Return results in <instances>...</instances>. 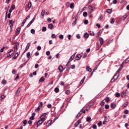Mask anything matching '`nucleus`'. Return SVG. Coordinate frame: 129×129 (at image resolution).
Here are the masks:
<instances>
[{
    "mask_svg": "<svg viewBox=\"0 0 129 129\" xmlns=\"http://www.w3.org/2000/svg\"><path fill=\"white\" fill-rule=\"evenodd\" d=\"M122 69L121 67H120L118 70L116 71V74L114 75L113 78L111 79V82H114L115 80H116L119 76V72H120V70Z\"/></svg>",
    "mask_w": 129,
    "mask_h": 129,
    "instance_id": "f257e3e1",
    "label": "nucleus"
},
{
    "mask_svg": "<svg viewBox=\"0 0 129 129\" xmlns=\"http://www.w3.org/2000/svg\"><path fill=\"white\" fill-rule=\"evenodd\" d=\"M40 119L39 120L36 124H37V127H38L39 125H41V124H42V123H43V122L44 121V120H46V119L45 118H42V117H40Z\"/></svg>",
    "mask_w": 129,
    "mask_h": 129,
    "instance_id": "f03ea898",
    "label": "nucleus"
},
{
    "mask_svg": "<svg viewBox=\"0 0 129 129\" xmlns=\"http://www.w3.org/2000/svg\"><path fill=\"white\" fill-rule=\"evenodd\" d=\"M20 45V43L19 42H16L15 43V45L14 47V52L17 53L18 52V50H19V46Z\"/></svg>",
    "mask_w": 129,
    "mask_h": 129,
    "instance_id": "7ed1b4c3",
    "label": "nucleus"
},
{
    "mask_svg": "<svg viewBox=\"0 0 129 129\" xmlns=\"http://www.w3.org/2000/svg\"><path fill=\"white\" fill-rule=\"evenodd\" d=\"M28 19H30V15L26 17V18L23 20L21 24L22 27H24V26H25V24L26 23V22H27V20H28Z\"/></svg>",
    "mask_w": 129,
    "mask_h": 129,
    "instance_id": "20e7f679",
    "label": "nucleus"
},
{
    "mask_svg": "<svg viewBox=\"0 0 129 129\" xmlns=\"http://www.w3.org/2000/svg\"><path fill=\"white\" fill-rule=\"evenodd\" d=\"M14 24H15V22L13 21V20L9 21V25H10L11 30H13V27H14Z\"/></svg>",
    "mask_w": 129,
    "mask_h": 129,
    "instance_id": "39448f33",
    "label": "nucleus"
},
{
    "mask_svg": "<svg viewBox=\"0 0 129 129\" xmlns=\"http://www.w3.org/2000/svg\"><path fill=\"white\" fill-rule=\"evenodd\" d=\"M93 12V7L91 6H89L88 13H89V14H92Z\"/></svg>",
    "mask_w": 129,
    "mask_h": 129,
    "instance_id": "423d86ee",
    "label": "nucleus"
},
{
    "mask_svg": "<svg viewBox=\"0 0 129 129\" xmlns=\"http://www.w3.org/2000/svg\"><path fill=\"white\" fill-rule=\"evenodd\" d=\"M14 54V50H10L9 52L7 54V57L9 58L12 56Z\"/></svg>",
    "mask_w": 129,
    "mask_h": 129,
    "instance_id": "0eeeda50",
    "label": "nucleus"
},
{
    "mask_svg": "<svg viewBox=\"0 0 129 129\" xmlns=\"http://www.w3.org/2000/svg\"><path fill=\"white\" fill-rule=\"evenodd\" d=\"M19 55H20V53L19 52H16L14 57L12 58V60H16V59H17V58H18V57H19Z\"/></svg>",
    "mask_w": 129,
    "mask_h": 129,
    "instance_id": "6e6552de",
    "label": "nucleus"
},
{
    "mask_svg": "<svg viewBox=\"0 0 129 129\" xmlns=\"http://www.w3.org/2000/svg\"><path fill=\"white\" fill-rule=\"evenodd\" d=\"M31 115L32 116L30 117V119L31 120H34L35 119V116L36 115V113L35 112L32 113Z\"/></svg>",
    "mask_w": 129,
    "mask_h": 129,
    "instance_id": "1a4fd4ad",
    "label": "nucleus"
},
{
    "mask_svg": "<svg viewBox=\"0 0 129 129\" xmlns=\"http://www.w3.org/2000/svg\"><path fill=\"white\" fill-rule=\"evenodd\" d=\"M82 57V55L81 54H78L76 56V60H77V61H78V60H80V59H81V57Z\"/></svg>",
    "mask_w": 129,
    "mask_h": 129,
    "instance_id": "9d476101",
    "label": "nucleus"
},
{
    "mask_svg": "<svg viewBox=\"0 0 129 129\" xmlns=\"http://www.w3.org/2000/svg\"><path fill=\"white\" fill-rule=\"evenodd\" d=\"M21 32V28L20 27H18L16 29V34L17 35H19L20 34V32Z\"/></svg>",
    "mask_w": 129,
    "mask_h": 129,
    "instance_id": "9b49d317",
    "label": "nucleus"
},
{
    "mask_svg": "<svg viewBox=\"0 0 129 129\" xmlns=\"http://www.w3.org/2000/svg\"><path fill=\"white\" fill-rule=\"evenodd\" d=\"M48 28L50 30H53V29L54 28V25H53V24H50L48 25Z\"/></svg>",
    "mask_w": 129,
    "mask_h": 129,
    "instance_id": "f8f14e48",
    "label": "nucleus"
},
{
    "mask_svg": "<svg viewBox=\"0 0 129 129\" xmlns=\"http://www.w3.org/2000/svg\"><path fill=\"white\" fill-rule=\"evenodd\" d=\"M51 124H52V120H49L47 122L46 124V126H50V125H51Z\"/></svg>",
    "mask_w": 129,
    "mask_h": 129,
    "instance_id": "ddd939ff",
    "label": "nucleus"
},
{
    "mask_svg": "<svg viewBox=\"0 0 129 129\" xmlns=\"http://www.w3.org/2000/svg\"><path fill=\"white\" fill-rule=\"evenodd\" d=\"M58 70H59V72H60V73L63 72V67L62 66H59L58 67Z\"/></svg>",
    "mask_w": 129,
    "mask_h": 129,
    "instance_id": "4468645a",
    "label": "nucleus"
},
{
    "mask_svg": "<svg viewBox=\"0 0 129 129\" xmlns=\"http://www.w3.org/2000/svg\"><path fill=\"white\" fill-rule=\"evenodd\" d=\"M22 90V88H19L16 91V95H18V94H19V93L20 92H21V91Z\"/></svg>",
    "mask_w": 129,
    "mask_h": 129,
    "instance_id": "2eb2a0df",
    "label": "nucleus"
},
{
    "mask_svg": "<svg viewBox=\"0 0 129 129\" xmlns=\"http://www.w3.org/2000/svg\"><path fill=\"white\" fill-rule=\"evenodd\" d=\"M99 41L100 43V45H102L103 44V42H104V40H103V38H102V37H100Z\"/></svg>",
    "mask_w": 129,
    "mask_h": 129,
    "instance_id": "dca6fc26",
    "label": "nucleus"
},
{
    "mask_svg": "<svg viewBox=\"0 0 129 129\" xmlns=\"http://www.w3.org/2000/svg\"><path fill=\"white\" fill-rule=\"evenodd\" d=\"M111 108H115V107H116V104L115 103H111Z\"/></svg>",
    "mask_w": 129,
    "mask_h": 129,
    "instance_id": "f3484780",
    "label": "nucleus"
},
{
    "mask_svg": "<svg viewBox=\"0 0 129 129\" xmlns=\"http://www.w3.org/2000/svg\"><path fill=\"white\" fill-rule=\"evenodd\" d=\"M128 104V102H125L123 104L122 106H123V107H126L127 106Z\"/></svg>",
    "mask_w": 129,
    "mask_h": 129,
    "instance_id": "a211bd4d",
    "label": "nucleus"
},
{
    "mask_svg": "<svg viewBox=\"0 0 129 129\" xmlns=\"http://www.w3.org/2000/svg\"><path fill=\"white\" fill-rule=\"evenodd\" d=\"M89 34L87 33H86L84 34V38H86L87 39V38H89Z\"/></svg>",
    "mask_w": 129,
    "mask_h": 129,
    "instance_id": "6ab92c4d",
    "label": "nucleus"
},
{
    "mask_svg": "<svg viewBox=\"0 0 129 129\" xmlns=\"http://www.w3.org/2000/svg\"><path fill=\"white\" fill-rule=\"evenodd\" d=\"M86 69L87 71H88V72H91L92 71V69H91L89 67H87Z\"/></svg>",
    "mask_w": 129,
    "mask_h": 129,
    "instance_id": "aec40b11",
    "label": "nucleus"
},
{
    "mask_svg": "<svg viewBox=\"0 0 129 129\" xmlns=\"http://www.w3.org/2000/svg\"><path fill=\"white\" fill-rule=\"evenodd\" d=\"M46 115H47V113H44L42 115H41L40 117H41V118H45Z\"/></svg>",
    "mask_w": 129,
    "mask_h": 129,
    "instance_id": "412c9836",
    "label": "nucleus"
},
{
    "mask_svg": "<svg viewBox=\"0 0 129 129\" xmlns=\"http://www.w3.org/2000/svg\"><path fill=\"white\" fill-rule=\"evenodd\" d=\"M31 46V43H29L26 47V48H25V50H28L29 49V48H30V46Z\"/></svg>",
    "mask_w": 129,
    "mask_h": 129,
    "instance_id": "4be33fe9",
    "label": "nucleus"
},
{
    "mask_svg": "<svg viewBox=\"0 0 129 129\" xmlns=\"http://www.w3.org/2000/svg\"><path fill=\"white\" fill-rule=\"evenodd\" d=\"M44 81H45V78H44V77H41L39 79V82H44Z\"/></svg>",
    "mask_w": 129,
    "mask_h": 129,
    "instance_id": "5701e85b",
    "label": "nucleus"
},
{
    "mask_svg": "<svg viewBox=\"0 0 129 129\" xmlns=\"http://www.w3.org/2000/svg\"><path fill=\"white\" fill-rule=\"evenodd\" d=\"M40 109H41V107H40L38 106V107L35 109V112H39Z\"/></svg>",
    "mask_w": 129,
    "mask_h": 129,
    "instance_id": "b1692460",
    "label": "nucleus"
},
{
    "mask_svg": "<svg viewBox=\"0 0 129 129\" xmlns=\"http://www.w3.org/2000/svg\"><path fill=\"white\" fill-rule=\"evenodd\" d=\"M54 92H55L56 93H58V92H59V88L56 87L54 89Z\"/></svg>",
    "mask_w": 129,
    "mask_h": 129,
    "instance_id": "393cba45",
    "label": "nucleus"
},
{
    "mask_svg": "<svg viewBox=\"0 0 129 129\" xmlns=\"http://www.w3.org/2000/svg\"><path fill=\"white\" fill-rule=\"evenodd\" d=\"M28 8L31 9L32 8V2H29L28 4Z\"/></svg>",
    "mask_w": 129,
    "mask_h": 129,
    "instance_id": "a878e982",
    "label": "nucleus"
},
{
    "mask_svg": "<svg viewBox=\"0 0 129 129\" xmlns=\"http://www.w3.org/2000/svg\"><path fill=\"white\" fill-rule=\"evenodd\" d=\"M81 114H82V112L80 111L76 116L77 118H78V117H79L80 115H81Z\"/></svg>",
    "mask_w": 129,
    "mask_h": 129,
    "instance_id": "bb28decb",
    "label": "nucleus"
},
{
    "mask_svg": "<svg viewBox=\"0 0 129 129\" xmlns=\"http://www.w3.org/2000/svg\"><path fill=\"white\" fill-rule=\"evenodd\" d=\"M26 56L27 58H28V59H29V58H30V56H31V53L30 52H27Z\"/></svg>",
    "mask_w": 129,
    "mask_h": 129,
    "instance_id": "cd10ccee",
    "label": "nucleus"
},
{
    "mask_svg": "<svg viewBox=\"0 0 129 129\" xmlns=\"http://www.w3.org/2000/svg\"><path fill=\"white\" fill-rule=\"evenodd\" d=\"M41 16H42V17H44V16H45V10H43L42 11Z\"/></svg>",
    "mask_w": 129,
    "mask_h": 129,
    "instance_id": "c85d7f7f",
    "label": "nucleus"
},
{
    "mask_svg": "<svg viewBox=\"0 0 129 129\" xmlns=\"http://www.w3.org/2000/svg\"><path fill=\"white\" fill-rule=\"evenodd\" d=\"M84 80H85V77H84V78L81 80L80 81V84H83V83L84 82Z\"/></svg>",
    "mask_w": 129,
    "mask_h": 129,
    "instance_id": "c756f323",
    "label": "nucleus"
},
{
    "mask_svg": "<svg viewBox=\"0 0 129 129\" xmlns=\"http://www.w3.org/2000/svg\"><path fill=\"white\" fill-rule=\"evenodd\" d=\"M70 8V9H74V3H71Z\"/></svg>",
    "mask_w": 129,
    "mask_h": 129,
    "instance_id": "7c9ffc66",
    "label": "nucleus"
},
{
    "mask_svg": "<svg viewBox=\"0 0 129 129\" xmlns=\"http://www.w3.org/2000/svg\"><path fill=\"white\" fill-rule=\"evenodd\" d=\"M86 120L88 122H89L91 120V117H87L86 118Z\"/></svg>",
    "mask_w": 129,
    "mask_h": 129,
    "instance_id": "2f4dec72",
    "label": "nucleus"
},
{
    "mask_svg": "<svg viewBox=\"0 0 129 129\" xmlns=\"http://www.w3.org/2000/svg\"><path fill=\"white\" fill-rule=\"evenodd\" d=\"M2 84H4V85L7 84V81H6V80H5V79L2 80Z\"/></svg>",
    "mask_w": 129,
    "mask_h": 129,
    "instance_id": "473e14b6",
    "label": "nucleus"
},
{
    "mask_svg": "<svg viewBox=\"0 0 129 129\" xmlns=\"http://www.w3.org/2000/svg\"><path fill=\"white\" fill-rule=\"evenodd\" d=\"M59 38L63 40L64 39V36L62 34L59 35Z\"/></svg>",
    "mask_w": 129,
    "mask_h": 129,
    "instance_id": "72a5a7b5",
    "label": "nucleus"
},
{
    "mask_svg": "<svg viewBox=\"0 0 129 129\" xmlns=\"http://www.w3.org/2000/svg\"><path fill=\"white\" fill-rule=\"evenodd\" d=\"M42 31V32H46V31H47V28H46V27H43Z\"/></svg>",
    "mask_w": 129,
    "mask_h": 129,
    "instance_id": "f704fd0d",
    "label": "nucleus"
},
{
    "mask_svg": "<svg viewBox=\"0 0 129 129\" xmlns=\"http://www.w3.org/2000/svg\"><path fill=\"white\" fill-rule=\"evenodd\" d=\"M6 98V96L5 95H3L0 97V99L2 100V99H5Z\"/></svg>",
    "mask_w": 129,
    "mask_h": 129,
    "instance_id": "c9c22d12",
    "label": "nucleus"
},
{
    "mask_svg": "<svg viewBox=\"0 0 129 129\" xmlns=\"http://www.w3.org/2000/svg\"><path fill=\"white\" fill-rule=\"evenodd\" d=\"M15 9H16V5L13 4L11 6V10H15Z\"/></svg>",
    "mask_w": 129,
    "mask_h": 129,
    "instance_id": "e433bc0d",
    "label": "nucleus"
},
{
    "mask_svg": "<svg viewBox=\"0 0 129 129\" xmlns=\"http://www.w3.org/2000/svg\"><path fill=\"white\" fill-rule=\"evenodd\" d=\"M32 24H33V22H32L31 21H30L28 25H27V28H29L30 27V26H31V25H32Z\"/></svg>",
    "mask_w": 129,
    "mask_h": 129,
    "instance_id": "4c0bfd02",
    "label": "nucleus"
},
{
    "mask_svg": "<svg viewBox=\"0 0 129 129\" xmlns=\"http://www.w3.org/2000/svg\"><path fill=\"white\" fill-rule=\"evenodd\" d=\"M110 24H114V19L111 18V21L110 22Z\"/></svg>",
    "mask_w": 129,
    "mask_h": 129,
    "instance_id": "58836bf2",
    "label": "nucleus"
},
{
    "mask_svg": "<svg viewBox=\"0 0 129 129\" xmlns=\"http://www.w3.org/2000/svg\"><path fill=\"white\" fill-rule=\"evenodd\" d=\"M102 124V122L101 121H100L99 123H98V126L99 127L101 126V125Z\"/></svg>",
    "mask_w": 129,
    "mask_h": 129,
    "instance_id": "ea45409f",
    "label": "nucleus"
},
{
    "mask_svg": "<svg viewBox=\"0 0 129 129\" xmlns=\"http://www.w3.org/2000/svg\"><path fill=\"white\" fill-rule=\"evenodd\" d=\"M107 13H108V14H111L112 13L111 9H107Z\"/></svg>",
    "mask_w": 129,
    "mask_h": 129,
    "instance_id": "a19ab883",
    "label": "nucleus"
},
{
    "mask_svg": "<svg viewBox=\"0 0 129 129\" xmlns=\"http://www.w3.org/2000/svg\"><path fill=\"white\" fill-rule=\"evenodd\" d=\"M116 97H119L120 96V94L119 93H116L115 94Z\"/></svg>",
    "mask_w": 129,
    "mask_h": 129,
    "instance_id": "79ce46f5",
    "label": "nucleus"
},
{
    "mask_svg": "<svg viewBox=\"0 0 129 129\" xmlns=\"http://www.w3.org/2000/svg\"><path fill=\"white\" fill-rule=\"evenodd\" d=\"M83 17H87V12H84L83 14Z\"/></svg>",
    "mask_w": 129,
    "mask_h": 129,
    "instance_id": "37998d69",
    "label": "nucleus"
},
{
    "mask_svg": "<svg viewBox=\"0 0 129 129\" xmlns=\"http://www.w3.org/2000/svg\"><path fill=\"white\" fill-rule=\"evenodd\" d=\"M51 38L52 39H55V38H56V35H55V34H52L51 35Z\"/></svg>",
    "mask_w": 129,
    "mask_h": 129,
    "instance_id": "c03bdc74",
    "label": "nucleus"
},
{
    "mask_svg": "<svg viewBox=\"0 0 129 129\" xmlns=\"http://www.w3.org/2000/svg\"><path fill=\"white\" fill-rule=\"evenodd\" d=\"M23 124H24V126H26V124H27V120H24L23 121Z\"/></svg>",
    "mask_w": 129,
    "mask_h": 129,
    "instance_id": "a18cd8bd",
    "label": "nucleus"
},
{
    "mask_svg": "<svg viewBox=\"0 0 129 129\" xmlns=\"http://www.w3.org/2000/svg\"><path fill=\"white\" fill-rule=\"evenodd\" d=\"M75 57V54H73L70 58V59H71L72 60H73V58Z\"/></svg>",
    "mask_w": 129,
    "mask_h": 129,
    "instance_id": "49530a36",
    "label": "nucleus"
},
{
    "mask_svg": "<svg viewBox=\"0 0 129 129\" xmlns=\"http://www.w3.org/2000/svg\"><path fill=\"white\" fill-rule=\"evenodd\" d=\"M41 49V46L38 45L37 47V49L38 50V51H40Z\"/></svg>",
    "mask_w": 129,
    "mask_h": 129,
    "instance_id": "de8ad7c7",
    "label": "nucleus"
},
{
    "mask_svg": "<svg viewBox=\"0 0 129 129\" xmlns=\"http://www.w3.org/2000/svg\"><path fill=\"white\" fill-rule=\"evenodd\" d=\"M4 50H5V46H4L3 47H2L1 50H0V52L1 53H3V52H4Z\"/></svg>",
    "mask_w": 129,
    "mask_h": 129,
    "instance_id": "09e8293b",
    "label": "nucleus"
},
{
    "mask_svg": "<svg viewBox=\"0 0 129 129\" xmlns=\"http://www.w3.org/2000/svg\"><path fill=\"white\" fill-rule=\"evenodd\" d=\"M105 109H108L109 108V105L108 104H107L105 106Z\"/></svg>",
    "mask_w": 129,
    "mask_h": 129,
    "instance_id": "8fccbe9b",
    "label": "nucleus"
},
{
    "mask_svg": "<svg viewBox=\"0 0 129 129\" xmlns=\"http://www.w3.org/2000/svg\"><path fill=\"white\" fill-rule=\"evenodd\" d=\"M38 106H39L40 107V108L42 107V106H43V103H42V102H40V104Z\"/></svg>",
    "mask_w": 129,
    "mask_h": 129,
    "instance_id": "3c124183",
    "label": "nucleus"
},
{
    "mask_svg": "<svg viewBox=\"0 0 129 129\" xmlns=\"http://www.w3.org/2000/svg\"><path fill=\"white\" fill-rule=\"evenodd\" d=\"M76 37L77 38V39H80L81 38L80 34H77Z\"/></svg>",
    "mask_w": 129,
    "mask_h": 129,
    "instance_id": "603ef678",
    "label": "nucleus"
},
{
    "mask_svg": "<svg viewBox=\"0 0 129 129\" xmlns=\"http://www.w3.org/2000/svg\"><path fill=\"white\" fill-rule=\"evenodd\" d=\"M73 59H71V58H70L68 63H67V66H68V64L70 63V62H71V61H72Z\"/></svg>",
    "mask_w": 129,
    "mask_h": 129,
    "instance_id": "864d4df0",
    "label": "nucleus"
},
{
    "mask_svg": "<svg viewBox=\"0 0 129 129\" xmlns=\"http://www.w3.org/2000/svg\"><path fill=\"white\" fill-rule=\"evenodd\" d=\"M84 24H85V25H87V24H88V20H85V21H84Z\"/></svg>",
    "mask_w": 129,
    "mask_h": 129,
    "instance_id": "5fc2aeb1",
    "label": "nucleus"
},
{
    "mask_svg": "<svg viewBox=\"0 0 129 129\" xmlns=\"http://www.w3.org/2000/svg\"><path fill=\"white\" fill-rule=\"evenodd\" d=\"M48 108H52V105L51 104L47 105Z\"/></svg>",
    "mask_w": 129,
    "mask_h": 129,
    "instance_id": "6e6d98bb",
    "label": "nucleus"
},
{
    "mask_svg": "<svg viewBox=\"0 0 129 129\" xmlns=\"http://www.w3.org/2000/svg\"><path fill=\"white\" fill-rule=\"evenodd\" d=\"M31 34H35V30L34 29H31L30 31Z\"/></svg>",
    "mask_w": 129,
    "mask_h": 129,
    "instance_id": "4d7b16f0",
    "label": "nucleus"
},
{
    "mask_svg": "<svg viewBox=\"0 0 129 129\" xmlns=\"http://www.w3.org/2000/svg\"><path fill=\"white\" fill-rule=\"evenodd\" d=\"M66 94H67V95L70 94V91L69 90H67L66 91Z\"/></svg>",
    "mask_w": 129,
    "mask_h": 129,
    "instance_id": "13d9d810",
    "label": "nucleus"
},
{
    "mask_svg": "<svg viewBox=\"0 0 129 129\" xmlns=\"http://www.w3.org/2000/svg\"><path fill=\"white\" fill-rule=\"evenodd\" d=\"M117 3V0H113V4H114V5H116Z\"/></svg>",
    "mask_w": 129,
    "mask_h": 129,
    "instance_id": "bf43d9fd",
    "label": "nucleus"
},
{
    "mask_svg": "<svg viewBox=\"0 0 129 129\" xmlns=\"http://www.w3.org/2000/svg\"><path fill=\"white\" fill-rule=\"evenodd\" d=\"M96 127H97V126H96V125H95V124L93 125L92 128L93 129H96Z\"/></svg>",
    "mask_w": 129,
    "mask_h": 129,
    "instance_id": "052dcab7",
    "label": "nucleus"
},
{
    "mask_svg": "<svg viewBox=\"0 0 129 129\" xmlns=\"http://www.w3.org/2000/svg\"><path fill=\"white\" fill-rule=\"evenodd\" d=\"M105 101L106 102H108V101H109V98L108 97L106 98V99H105Z\"/></svg>",
    "mask_w": 129,
    "mask_h": 129,
    "instance_id": "680f3d73",
    "label": "nucleus"
},
{
    "mask_svg": "<svg viewBox=\"0 0 129 129\" xmlns=\"http://www.w3.org/2000/svg\"><path fill=\"white\" fill-rule=\"evenodd\" d=\"M124 113H125V114H127V113H128V110H125L124 111Z\"/></svg>",
    "mask_w": 129,
    "mask_h": 129,
    "instance_id": "e2e57ef3",
    "label": "nucleus"
},
{
    "mask_svg": "<svg viewBox=\"0 0 129 129\" xmlns=\"http://www.w3.org/2000/svg\"><path fill=\"white\" fill-rule=\"evenodd\" d=\"M46 54L47 55V56H49V55H50V51H47L46 52Z\"/></svg>",
    "mask_w": 129,
    "mask_h": 129,
    "instance_id": "0e129e2a",
    "label": "nucleus"
},
{
    "mask_svg": "<svg viewBox=\"0 0 129 129\" xmlns=\"http://www.w3.org/2000/svg\"><path fill=\"white\" fill-rule=\"evenodd\" d=\"M71 37H72V36H71V35H68V38L69 40H71Z\"/></svg>",
    "mask_w": 129,
    "mask_h": 129,
    "instance_id": "69168bd1",
    "label": "nucleus"
},
{
    "mask_svg": "<svg viewBox=\"0 0 129 129\" xmlns=\"http://www.w3.org/2000/svg\"><path fill=\"white\" fill-rule=\"evenodd\" d=\"M76 21H77V19H76V20L72 23V25L73 26H75V25H76Z\"/></svg>",
    "mask_w": 129,
    "mask_h": 129,
    "instance_id": "338daca9",
    "label": "nucleus"
},
{
    "mask_svg": "<svg viewBox=\"0 0 129 129\" xmlns=\"http://www.w3.org/2000/svg\"><path fill=\"white\" fill-rule=\"evenodd\" d=\"M72 69H75V65L73 64L71 66Z\"/></svg>",
    "mask_w": 129,
    "mask_h": 129,
    "instance_id": "774afa93",
    "label": "nucleus"
}]
</instances>
